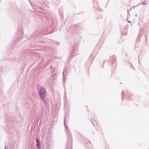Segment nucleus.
I'll list each match as a JSON object with an SVG mask.
<instances>
[{
  "mask_svg": "<svg viewBox=\"0 0 149 149\" xmlns=\"http://www.w3.org/2000/svg\"><path fill=\"white\" fill-rule=\"evenodd\" d=\"M36 147L38 149H41L40 143L39 140V139L38 137H37L36 138Z\"/></svg>",
  "mask_w": 149,
  "mask_h": 149,
  "instance_id": "obj_3",
  "label": "nucleus"
},
{
  "mask_svg": "<svg viewBox=\"0 0 149 149\" xmlns=\"http://www.w3.org/2000/svg\"><path fill=\"white\" fill-rule=\"evenodd\" d=\"M39 94L40 97L42 98L44 97L46 94V91L45 88L43 87H40L38 90Z\"/></svg>",
  "mask_w": 149,
  "mask_h": 149,
  "instance_id": "obj_2",
  "label": "nucleus"
},
{
  "mask_svg": "<svg viewBox=\"0 0 149 149\" xmlns=\"http://www.w3.org/2000/svg\"><path fill=\"white\" fill-rule=\"evenodd\" d=\"M88 143H90V144H91V143H90V141H88Z\"/></svg>",
  "mask_w": 149,
  "mask_h": 149,
  "instance_id": "obj_5",
  "label": "nucleus"
},
{
  "mask_svg": "<svg viewBox=\"0 0 149 149\" xmlns=\"http://www.w3.org/2000/svg\"><path fill=\"white\" fill-rule=\"evenodd\" d=\"M67 136V141L66 144V149H72V137L70 131H66Z\"/></svg>",
  "mask_w": 149,
  "mask_h": 149,
  "instance_id": "obj_1",
  "label": "nucleus"
},
{
  "mask_svg": "<svg viewBox=\"0 0 149 149\" xmlns=\"http://www.w3.org/2000/svg\"><path fill=\"white\" fill-rule=\"evenodd\" d=\"M4 149H8V148L6 147V145H5V147Z\"/></svg>",
  "mask_w": 149,
  "mask_h": 149,
  "instance_id": "obj_4",
  "label": "nucleus"
}]
</instances>
